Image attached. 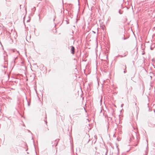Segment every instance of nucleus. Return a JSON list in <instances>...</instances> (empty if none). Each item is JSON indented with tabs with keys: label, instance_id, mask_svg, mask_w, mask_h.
I'll list each match as a JSON object with an SVG mask.
<instances>
[{
	"label": "nucleus",
	"instance_id": "nucleus-9",
	"mask_svg": "<svg viewBox=\"0 0 155 155\" xmlns=\"http://www.w3.org/2000/svg\"><path fill=\"white\" fill-rule=\"evenodd\" d=\"M93 32L95 34V32L94 31H93Z\"/></svg>",
	"mask_w": 155,
	"mask_h": 155
},
{
	"label": "nucleus",
	"instance_id": "nucleus-4",
	"mask_svg": "<svg viewBox=\"0 0 155 155\" xmlns=\"http://www.w3.org/2000/svg\"><path fill=\"white\" fill-rule=\"evenodd\" d=\"M127 52L126 53H125L124 54H125V55H124V56L121 55H118L117 57H120L121 58H123V57H125L127 54Z\"/></svg>",
	"mask_w": 155,
	"mask_h": 155
},
{
	"label": "nucleus",
	"instance_id": "nucleus-6",
	"mask_svg": "<svg viewBox=\"0 0 155 155\" xmlns=\"http://www.w3.org/2000/svg\"><path fill=\"white\" fill-rule=\"evenodd\" d=\"M119 13L120 14H121L122 13V12H120V10L119 11Z\"/></svg>",
	"mask_w": 155,
	"mask_h": 155
},
{
	"label": "nucleus",
	"instance_id": "nucleus-5",
	"mask_svg": "<svg viewBox=\"0 0 155 155\" xmlns=\"http://www.w3.org/2000/svg\"><path fill=\"white\" fill-rule=\"evenodd\" d=\"M124 67H125V69H124V73H125L126 72V71H125V70H126V65H125V66H124Z\"/></svg>",
	"mask_w": 155,
	"mask_h": 155
},
{
	"label": "nucleus",
	"instance_id": "nucleus-10",
	"mask_svg": "<svg viewBox=\"0 0 155 155\" xmlns=\"http://www.w3.org/2000/svg\"><path fill=\"white\" fill-rule=\"evenodd\" d=\"M47 130H49V129H48V128H47Z\"/></svg>",
	"mask_w": 155,
	"mask_h": 155
},
{
	"label": "nucleus",
	"instance_id": "nucleus-7",
	"mask_svg": "<svg viewBox=\"0 0 155 155\" xmlns=\"http://www.w3.org/2000/svg\"><path fill=\"white\" fill-rule=\"evenodd\" d=\"M45 123L46 124H47V121H46V120H45Z\"/></svg>",
	"mask_w": 155,
	"mask_h": 155
},
{
	"label": "nucleus",
	"instance_id": "nucleus-8",
	"mask_svg": "<svg viewBox=\"0 0 155 155\" xmlns=\"http://www.w3.org/2000/svg\"><path fill=\"white\" fill-rule=\"evenodd\" d=\"M124 105V104H122L121 105V107H122Z\"/></svg>",
	"mask_w": 155,
	"mask_h": 155
},
{
	"label": "nucleus",
	"instance_id": "nucleus-1",
	"mask_svg": "<svg viewBox=\"0 0 155 155\" xmlns=\"http://www.w3.org/2000/svg\"><path fill=\"white\" fill-rule=\"evenodd\" d=\"M148 143L147 142V147L146 148V150H144V152L142 153V154L143 155H147L148 152Z\"/></svg>",
	"mask_w": 155,
	"mask_h": 155
},
{
	"label": "nucleus",
	"instance_id": "nucleus-2",
	"mask_svg": "<svg viewBox=\"0 0 155 155\" xmlns=\"http://www.w3.org/2000/svg\"><path fill=\"white\" fill-rule=\"evenodd\" d=\"M4 59L5 60V65L4 66L5 68H6L7 67V65L8 64V61L7 60V58L5 56H4Z\"/></svg>",
	"mask_w": 155,
	"mask_h": 155
},
{
	"label": "nucleus",
	"instance_id": "nucleus-14",
	"mask_svg": "<svg viewBox=\"0 0 155 155\" xmlns=\"http://www.w3.org/2000/svg\"><path fill=\"white\" fill-rule=\"evenodd\" d=\"M154 112H155V110H154Z\"/></svg>",
	"mask_w": 155,
	"mask_h": 155
},
{
	"label": "nucleus",
	"instance_id": "nucleus-12",
	"mask_svg": "<svg viewBox=\"0 0 155 155\" xmlns=\"http://www.w3.org/2000/svg\"><path fill=\"white\" fill-rule=\"evenodd\" d=\"M21 5H20V7H21Z\"/></svg>",
	"mask_w": 155,
	"mask_h": 155
},
{
	"label": "nucleus",
	"instance_id": "nucleus-11",
	"mask_svg": "<svg viewBox=\"0 0 155 155\" xmlns=\"http://www.w3.org/2000/svg\"><path fill=\"white\" fill-rule=\"evenodd\" d=\"M123 39H124V40H125V39H126V38H123Z\"/></svg>",
	"mask_w": 155,
	"mask_h": 155
},
{
	"label": "nucleus",
	"instance_id": "nucleus-13",
	"mask_svg": "<svg viewBox=\"0 0 155 155\" xmlns=\"http://www.w3.org/2000/svg\"><path fill=\"white\" fill-rule=\"evenodd\" d=\"M47 118V117H46V116L45 118Z\"/></svg>",
	"mask_w": 155,
	"mask_h": 155
},
{
	"label": "nucleus",
	"instance_id": "nucleus-3",
	"mask_svg": "<svg viewBox=\"0 0 155 155\" xmlns=\"http://www.w3.org/2000/svg\"><path fill=\"white\" fill-rule=\"evenodd\" d=\"M71 48V53L73 54H74V53L75 52V48L73 46H71L70 47Z\"/></svg>",
	"mask_w": 155,
	"mask_h": 155
}]
</instances>
